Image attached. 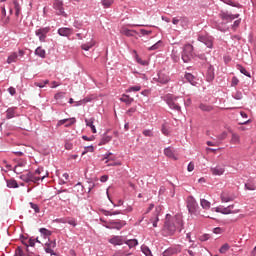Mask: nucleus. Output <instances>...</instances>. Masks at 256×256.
<instances>
[{
  "mask_svg": "<svg viewBox=\"0 0 256 256\" xmlns=\"http://www.w3.org/2000/svg\"><path fill=\"white\" fill-rule=\"evenodd\" d=\"M213 233H215L216 235H220V233H223V229L217 227L213 229Z\"/></svg>",
  "mask_w": 256,
  "mask_h": 256,
  "instance_id": "nucleus-62",
  "label": "nucleus"
},
{
  "mask_svg": "<svg viewBox=\"0 0 256 256\" xmlns=\"http://www.w3.org/2000/svg\"><path fill=\"white\" fill-rule=\"evenodd\" d=\"M223 209H224L223 206H218L213 208V211H215V213H221L223 215Z\"/></svg>",
  "mask_w": 256,
  "mask_h": 256,
  "instance_id": "nucleus-56",
  "label": "nucleus"
},
{
  "mask_svg": "<svg viewBox=\"0 0 256 256\" xmlns=\"http://www.w3.org/2000/svg\"><path fill=\"white\" fill-rule=\"evenodd\" d=\"M65 223H68V225H72V227H77V221H75V219H68L65 221Z\"/></svg>",
  "mask_w": 256,
  "mask_h": 256,
  "instance_id": "nucleus-54",
  "label": "nucleus"
},
{
  "mask_svg": "<svg viewBox=\"0 0 256 256\" xmlns=\"http://www.w3.org/2000/svg\"><path fill=\"white\" fill-rule=\"evenodd\" d=\"M6 183L9 189H17L19 187L17 180L10 179V180H7Z\"/></svg>",
  "mask_w": 256,
  "mask_h": 256,
  "instance_id": "nucleus-28",
  "label": "nucleus"
},
{
  "mask_svg": "<svg viewBox=\"0 0 256 256\" xmlns=\"http://www.w3.org/2000/svg\"><path fill=\"white\" fill-rule=\"evenodd\" d=\"M234 99L240 100L243 99V94L241 92H236L234 95Z\"/></svg>",
  "mask_w": 256,
  "mask_h": 256,
  "instance_id": "nucleus-61",
  "label": "nucleus"
},
{
  "mask_svg": "<svg viewBox=\"0 0 256 256\" xmlns=\"http://www.w3.org/2000/svg\"><path fill=\"white\" fill-rule=\"evenodd\" d=\"M35 243H41L39 238H36V239L30 238L28 240V247H35Z\"/></svg>",
  "mask_w": 256,
  "mask_h": 256,
  "instance_id": "nucleus-42",
  "label": "nucleus"
},
{
  "mask_svg": "<svg viewBox=\"0 0 256 256\" xmlns=\"http://www.w3.org/2000/svg\"><path fill=\"white\" fill-rule=\"evenodd\" d=\"M122 33H123V35H126V37H133V33H137V31L124 28L122 30Z\"/></svg>",
  "mask_w": 256,
  "mask_h": 256,
  "instance_id": "nucleus-40",
  "label": "nucleus"
},
{
  "mask_svg": "<svg viewBox=\"0 0 256 256\" xmlns=\"http://www.w3.org/2000/svg\"><path fill=\"white\" fill-rule=\"evenodd\" d=\"M200 205L202 209H205L206 211L211 209V202H209V200L200 199Z\"/></svg>",
  "mask_w": 256,
  "mask_h": 256,
  "instance_id": "nucleus-27",
  "label": "nucleus"
},
{
  "mask_svg": "<svg viewBox=\"0 0 256 256\" xmlns=\"http://www.w3.org/2000/svg\"><path fill=\"white\" fill-rule=\"evenodd\" d=\"M8 92L10 93V95H15V93H17V90L14 87H9Z\"/></svg>",
  "mask_w": 256,
  "mask_h": 256,
  "instance_id": "nucleus-64",
  "label": "nucleus"
},
{
  "mask_svg": "<svg viewBox=\"0 0 256 256\" xmlns=\"http://www.w3.org/2000/svg\"><path fill=\"white\" fill-rule=\"evenodd\" d=\"M129 253H127L126 251H123V250H118L114 256H128Z\"/></svg>",
  "mask_w": 256,
  "mask_h": 256,
  "instance_id": "nucleus-53",
  "label": "nucleus"
},
{
  "mask_svg": "<svg viewBox=\"0 0 256 256\" xmlns=\"http://www.w3.org/2000/svg\"><path fill=\"white\" fill-rule=\"evenodd\" d=\"M47 33H49V28H41L36 30V35L39 37L40 41H45Z\"/></svg>",
  "mask_w": 256,
  "mask_h": 256,
  "instance_id": "nucleus-15",
  "label": "nucleus"
},
{
  "mask_svg": "<svg viewBox=\"0 0 256 256\" xmlns=\"http://www.w3.org/2000/svg\"><path fill=\"white\" fill-rule=\"evenodd\" d=\"M120 101H122V103H126V105H131V103H133L134 99L131 98L129 95L124 94L120 98Z\"/></svg>",
  "mask_w": 256,
  "mask_h": 256,
  "instance_id": "nucleus-29",
  "label": "nucleus"
},
{
  "mask_svg": "<svg viewBox=\"0 0 256 256\" xmlns=\"http://www.w3.org/2000/svg\"><path fill=\"white\" fill-rule=\"evenodd\" d=\"M109 243L111 245L117 246V245H123L125 243V240H123V236H112L109 240Z\"/></svg>",
  "mask_w": 256,
  "mask_h": 256,
  "instance_id": "nucleus-10",
  "label": "nucleus"
},
{
  "mask_svg": "<svg viewBox=\"0 0 256 256\" xmlns=\"http://www.w3.org/2000/svg\"><path fill=\"white\" fill-rule=\"evenodd\" d=\"M53 8L55 9L57 15H63V17L67 16V14H65V9L63 8V1L55 0L53 3Z\"/></svg>",
  "mask_w": 256,
  "mask_h": 256,
  "instance_id": "nucleus-7",
  "label": "nucleus"
},
{
  "mask_svg": "<svg viewBox=\"0 0 256 256\" xmlns=\"http://www.w3.org/2000/svg\"><path fill=\"white\" fill-rule=\"evenodd\" d=\"M39 231H40L41 237H43L44 239L49 240V237H51L52 235L51 231L47 230V228H40Z\"/></svg>",
  "mask_w": 256,
  "mask_h": 256,
  "instance_id": "nucleus-25",
  "label": "nucleus"
},
{
  "mask_svg": "<svg viewBox=\"0 0 256 256\" xmlns=\"http://www.w3.org/2000/svg\"><path fill=\"white\" fill-rule=\"evenodd\" d=\"M199 109H201V111L210 112L213 111V106L207 104H200Z\"/></svg>",
  "mask_w": 256,
  "mask_h": 256,
  "instance_id": "nucleus-35",
  "label": "nucleus"
},
{
  "mask_svg": "<svg viewBox=\"0 0 256 256\" xmlns=\"http://www.w3.org/2000/svg\"><path fill=\"white\" fill-rule=\"evenodd\" d=\"M17 61H19V54H17V52H11L6 60V63L11 65V63H17Z\"/></svg>",
  "mask_w": 256,
  "mask_h": 256,
  "instance_id": "nucleus-16",
  "label": "nucleus"
},
{
  "mask_svg": "<svg viewBox=\"0 0 256 256\" xmlns=\"http://www.w3.org/2000/svg\"><path fill=\"white\" fill-rule=\"evenodd\" d=\"M164 155H166V157H169L170 159H174L175 161H177V156H175V150H173V148L168 147L164 150Z\"/></svg>",
  "mask_w": 256,
  "mask_h": 256,
  "instance_id": "nucleus-21",
  "label": "nucleus"
},
{
  "mask_svg": "<svg viewBox=\"0 0 256 256\" xmlns=\"http://www.w3.org/2000/svg\"><path fill=\"white\" fill-rule=\"evenodd\" d=\"M13 5H14L15 11H21V5L19 4L18 0H13Z\"/></svg>",
  "mask_w": 256,
  "mask_h": 256,
  "instance_id": "nucleus-51",
  "label": "nucleus"
},
{
  "mask_svg": "<svg viewBox=\"0 0 256 256\" xmlns=\"http://www.w3.org/2000/svg\"><path fill=\"white\" fill-rule=\"evenodd\" d=\"M133 91H141V86H131L128 90L127 93H131Z\"/></svg>",
  "mask_w": 256,
  "mask_h": 256,
  "instance_id": "nucleus-50",
  "label": "nucleus"
},
{
  "mask_svg": "<svg viewBox=\"0 0 256 256\" xmlns=\"http://www.w3.org/2000/svg\"><path fill=\"white\" fill-rule=\"evenodd\" d=\"M154 81H157L158 83H161V85H167L169 81H171V78L169 77V74L165 71L158 72V75L156 78H154Z\"/></svg>",
  "mask_w": 256,
  "mask_h": 256,
  "instance_id": "nucleus-6",
  "label": "nucleus"
},
{
  "mask_svg": "<svg viewBox=\"0 0 256 256\" xmlns=\"http://www.w3.org/2000/svg\"><path fill=\"white\" fill-rule=\"evenodd\" d=\"M235 205H229L228 207L223 208L222 215H231L235 213H239V210H233Z\"/></svg>",
  "mask_w": 256,
  "mask_h": 256,
  "instance_id": "nucleus-20",
  "label": "nucleus"
},
{
  "mask_svg": "<svg viewBox=\"0 0 256 256\" xmlns=\"http://www.w3.org/2000/svg\"><path fill=\"white\" fill-rule=\"evenodd\" d=\"M58 35H60L61 37H69V36L73 35V29H71V28H60L58 30Z\"/></svg>",
  "mask_w": 256,
  "mask_h": 256,
  "instance_id": "nucleus-18",
  "label": "nucleus"
},
{
  "mask_svg": "<svg viewBox=\"0 0 256 256\" xmlns=\"http://www.w3.org/2000/svg\"><path fill=\"white\" fill-rule=\"evenodd\" d=\"M35 55H37L38 57H41V59H45V56H46L45 49H42L41 47L36 48Z\"/></svg>",
  "mask_w": 256,
  "mask_h": 256,
  "instance_id": "nucleus-31",
  "label": "nucleus"
},
{
  "mask_svg": "<svg viewBox=\"0 0 256 256\" xmlns=\"http://www.w3.org/2000/svg\"><path fill=\"white\" fill-rule=\"evenodd\" d=\"M136 61L137 63H139L140 65H147L146 61H143L141 58H139V56L136 57Z\"/></svg>",
  "mask_w": 256,
  "mask_h": 256,
  "instance_id": "nucleus-63",
  "label": "nucleus"
},
{
  "mask_svg": "<svg viewBox=\"0 0 256 256\" xmlns=\"http://www.w3.org/2000/svg\"><path fill=\"white\" fill-rule=\"evenodd\" d=\"M76 122L77 120L75 118H67L58 121V126L65 125V127H71V125H75Z\"/></svg>",
  "mask_w": 256,
  "mask_h": 256,
  "instance_id": "nucleus-11",
  "label": "nucleus"
},
{
  "mask_svg": "<svg viewBox=\"0 0 256 256\" xmlns=\"http://www.w3.org/2000/svg\"><path fill=\"white\" fill-rule=\"evenodd\" d=\"M212 175H223L225 173V168L221 166H216L211 168Z\"/></svg>",
  "mask_w": 256,
  "mask_h": 256,
  "instance_id": "nucleus-23",
  "label": "nucleus"
},
{
  "mask_svg": "<svg viewBox=\"0 0 256 256\" xmlns=\"http://www.w3.org/2000/svg\"><path fill=\"white\" fill-rule=\"evenodd\" d=\"M30 207H31V209L34 210L35 213H40V211H41L40 208H39V205H37L33 202H30Z\"/></svg>",
  "mask_w": 256,
  "mask_h": 256,
  "instance_id": "nucleus-46",
  "label": "nucleus"
},
{
  "mask_svg": "<svg viewBox=\"0 0 256 256\" xmlns=\"http://www.w3.org/2000/svg\"><path fill=\"white\" fill-rule=\"evenodd\" d=\"M245 188L248 191H255V186L253 184H245Z\"/></svg>",
  "mask_w": 256,
  "mask_h": 256,
  "instance_id": "nucleus-58",
  "label": "nucleus"
},
{
  "mask_svg": "<svg viewBox=\"0 0 256 256\" xmlns=\"http://www.w3.org/2000/svg\"><path fill=\"white\" fill-rule=\"evenodd\" d=\"M177 253H181V246H175V247H171V248L166 249L163 252V256L177 255Z\"/></svg>",
  "mask_w": 256,
  "mask_h": 256,
  "instance_id": "nucleus-9",
  "label": "nucleus"
},
{
  "mask_svg": "<svg viewBox=\"0 0 256 256\" xmlns=\"http://www.w3.org/2000/svg\"><path fill=\"white\" fill-rule=\"evenodd\" d=\"M198 41H200V43H204V45L209 49L213 48V38L210 36H198Z\"/></svg>",
  "mask_w": 256,
  "mask_h": 256,
  "instance_id": "nucleus-8",
  "label": "nucleus"
},
{
  "mask_svg": "<svg viewBox=\"0 0 256 256\" xmlns=\"http://www.w3.org/2000/svg\"><path fill=\"white\" fill-rule=\"evenodd\" d=\"M180 99V103H185V100L183 98L177 97V96H173L171 94H168L165 97V101L168 105V107H170V109H174V111H181V106L179 105V101Z\"/></svg>",
  "mask_w": 256,
  "mask_h": 256,
  "instance_id": "nucleus-3",
  "label": "nucleus"
},
{
  "mask_svg": "<svg viewBox=\"0 0 256 256\" xmlns=\"http://www.w3.org/2000/svg\"><path fill=\"white\" fill-rule=\"evenodd\" d=\"M22 244L25 245V247H29V239H27V237L22 236L21 238Z\"/></svg>",
  "mask_w": 256,
  "mask_h": 256,
  "instance_id": "nucleus-55",
  "label": "nucleus"
},
{
  "mask_svg": "<svg viewBox=\"0 0 256 256\" xmlns=\"http://www.w3.org/2000/svg\"><path fill=\"white\" fill-rule=\"evenodd\" d=\"M43 171V168H38L35 173L28 172L27 174H22L20 176V179L22 181H25V183H39V181H43L46 177L45 174L41 175V172Z\"/></svg>",
  "mask_w": 256,
  "mask_h": 256,
  "instance_id": "nucleus-2",
  "label": "nucleus"
},
{
  "mask_svg": "<svg viewBox=\"0 0 256 256\" xmlns=\"http://www.w3.org/2000/svg\"><path fill=\"white\" fill-rule=\"evenodd\" d=\"M193 169H195V164H193V162H190L188 164L187 171H189L191 173V171H193Z\"/></svg>",
  "mask_w": 256,
  "mask_h": 256,
  "instance_id": "nucleus-59",
  "label": "nucleus"
},
{
  "mask_svg": "<svg viewBox=\"0 0 256 256\" xmlns=\"http://www.w3.org/2000/svg\"><path fill=\"white\" fill-rule=\"evenodd\" d=\"M233 199H235L233 197V195H230V193L228 191H224L221 194V201L222 203H229L231 201H233Z\"/></svg>",
  "mask_w": 256,
  "mask_h": 256,
  "instance_id": "nucleus-19",
  "label": "nucleus"
},
{
  "mask_svg": "<svg viewBox=\"0 0 256 256\" xmlns=\"http://www.w3.org/2000/svg\"><path fill=\"white\" fill-rule=\"evenodd\" d=\"M187 208L190 215H199V204L193 196L187 197Z\"/></svg>",
  "mask_w": 256,
  "mask_h": 256,
  "instance_id": "nucleus-4",
  "label": "nucleus"
},
{
  "mask_svg": "<svg viewBox=\"0 0 256 256\" xmlns=\"http://www.w3.org/2000/svg\"><path fill=\"white\" fill-rule=\"evenodd\" d=\"M162 133L163 135H169V129H167V126L163 125L162 126Z\"/></svg>",
  "mask_w": 256,
  "mask_h": 256,
  "instance_id": "nucleus-60",
  "label": "nucleus"
},
{
  "mask_svg": "<svg viewBox=\"0 0 256 256\" xmlns=\"http://www.w3.org/2000/svg\"><path fill=\"white\" fill-rule=\"evenodd\" d=\"M45 245H46L45 247L46 253H50V255H57L53 251V249H55V247L57 246V243H55V241H50L49 243L45 242Z\"/></svg>",
  "mask_w": 256,
  "mask_h": 256,
  "instance_id": "nucleus-13",
  "label": "nucleus"
},
{
  "mask_svg": "<svg viewBox=\"0 0 256 256\" xmlns=\"http://www.w3.org/2000/svg\"><path fill=\"white\" fill-rule=\"evenodd\" d=\"M192 57H193V45L187 44L184 46V51L182 53V60L185 63H189Z\"/></svg>",
  "mask_w": 256,
  "mask_h": 256,
  "instance_id": "nucleus-5",
  "label": "nucleus"
},
{
  "mask_svg": "<svg viewBox=\"0 0 256 256\" xmlns=\"http://www.w3.org/2000/svg\"><path fill=\"white\" fill-rule=\"evenodd\" d=\"M220 17L221 19H223L224 21H233V19H238L239 14H229L227 12H221L220 13Z\"/></svg>",
  "mask_w": 256,
  "mask_h": 256,
  "instance_id": "nucleus-12",
  "label": "nucleus"
},
{
  "mask_svg": "<svg viewBox=\"0 0 256 256\" xmlns=\"http://www.w3.org/2000/svg\"><path fill=\"white\" fill-rule=\"evenodd\" d=\"M237 69L238 71H240V73H242V75H245L246 77H251V73H249L247 69H245L243 66L237 65Z\"/></svg>",
  "mask_w": 256,
  "mask_h": 256,
  "instance_id": "nucleus-38",
  "label": "nucleus"
},
{
  "mask_svg": "<svg viewBox=\"0 0 256 256\" xmlns=\"http://www.w3.org/2000/svg\"><path fill=\"white\" fill-rule=\"evenodd\" d=\"M230 143L232 145H240L241 144V138L236 133H233L232 137H231V140H230Z\"/></svg>",
  "mask_w": 256,
  "mask_h": 256,
  "instance_id": "nucleus-26",
  "label": "nucleus"
},
{
  "mask_svg": "<svg viewBox=\"0 0 256 256\" xmlns=\"http://www.w3.org/2000/svg\"><path fill=\"white\" fill-rule=\"evenodd\" d=\"M140 33H141V35L145 36V35H151V33H153V31L141 29Z\"/></svg>",
  "mask_w": 256,
  "mask_h": 256,
  "instance_id": "nucleus-57",
  "label": "nucleus"
},
{
  "mask_svg": "<svg viewBox=\"0 0 256 256\" xmlns=\"http://www.w3.org/2000/svg\"><path fill=\"white\" fill-rule=\"evenodd\" d=\"M218 141H225L227 139V132H222L220 135L217 136Z\"/></svg>",
  "mask_w": 256,
  "mask_h": 256,
  "instance_id": "nucleus-49",
  "label": "nucleus"
},
{
  "mask_svg": "<svg viewBox=\"0 0 256 256\" xmlns=\"http://www.w3.org/2000/svg\"><path fill=\"white\" fill-rule=\"evenodd\" d=\"M185 79L188 80V83H190L191 85H195V76H193V74L191 73H187L185 75Z\"/></svg>",
  "mask_w": 256,
  "mask_h": 256,
  "instance_id": "nucleus-36",
  "label": "nucleus"
},
{
  "mask_svg": "<svg viewBox=\"0 0 256 256\" xmlns=\"http://www.w3.org/2000/svg\"><path fill=\"white\" fill-rule=\"evenodd\" d=\"M25 165H27V161L26 160H19L18 164L15 166L14 168V173H23V170H21V167H25Z\"/></svg>",
  "mask_w": 256,
  "mask_h": 256,
  "instance_id": "nucleus-22",
  "label": "nucleus"
},
{
  "mask_svg": "<svg viewBox=\"0 0 256 256\" xmlns=\"http://www.w3.org/2000/svg\"><path fill=\"white\" fill-rule=\"evenodd\" d=\"M163 47V41L159 40L154 45L148 48V51H157V49H161Z\"/></svg>",
  "mask_w": 256,
  "mask_h": 256,
  "instance_id": "nucleus-30",
  "label": "nucleus"
},
{
  "mask_svg": "<svg viewBox=\"0 0 256 256\" xmlns=\"http://www.w3.org/2000/svg\"><path fill=\"white\" fill-rule=\"evenodd\" d=\"M112 226H106L107 229H117L118 231L123 229L127 223L125 221H120V222H111Z\"/></svg>",
  "mask_w": 256,
  "mask_h": 256,
  "instance_id": "nucleus-14",
  "label": "nucleus"
},
{
  "mask_svg": "<svg viewBox=\"0 0 256 256\" xmlns=\"http://www.w3.org/2000/svg\"><path fill=\"white\" fill-rule=\"evenodd\" d=\"M183 229V216L176 215L171 217V215H166V221L164 224V233L166 235H175V231H181Z\"/></svg>",
  "mask_w": 256,
  "mask_h": 256,
  "instance_id": "nucleus-1",
  "label": "nucleus"
},
{
  "mask_svg": "<svg viewBox=\"0 0 256 256\" xmlns=\"http://www.w3.org/2000/svg\"><path fill=\"white\" fill-rule=\"evenodd\" d=\"M142 133L144 137H153V130L146 129Z\"/></svg>",
  "mask_w": 256,
  "mask_h": 256,
  "instance_id": "nucleus-47",
  "label": "nucleus"
},
{
  "mask_svg": "<svg viewBox=\"0 0 256 256\" xmlns=\"http://www.w3.org/2000/svg\"><path fill=\"white\" fill-rule=\"evenodd\" d=\"M63 97H65V93L59 92V93L55 94L54 99L56 101H59L60 99H63Z\"/></svg>",
  "mask_w": 256,
  "mask_h": 256,
  "instance_id": "nucleus-52",
  "label": "nucleus"
},
{
  "mask_svg": "<svg viewBox=\"0 0 256 256\" xmlns=\"http://www.w3.org/2000/svg\"><path fill=\"white\" fill-rule=\"evenodd\" d=\"M48 83H49V80H43L40 82H35L34 85H35V87H39L40 89H43V87L48 85Z\"/></svg>",
  "mask_w": 256,
  "mask_h": 256,
  "instance_id": "nucleus-41",
  "label": "nucleus"
},
{
  "mask_svg": "<svg viewBox=\"0 0 256 256\" xmlns=\"http://www.w3.org/2000/svg\"><path fill=\"white\" fill-rule=\"evenodd\" d=\"M109 141H111V136H103V138L99 142V145H107Z\"/></svg>",
  "mask_w": 256,
  "mask_h": 256,
  "instance_id": "nucleus-43",
  "label": "nucleus"
},
{
  "mask_svg": "<svg viewBox=\"0 0 256 256\" xmlns=\"http://www.w3.org/2000/svg\"><path fill=\"white\" fill-rule=\"evenodd\" d=\"M93 121H95V118L85 119V123L87 127H90L92 133H97V128L93 125Z\"/></svg>",
  "mask_w": 256,
  "mask_h": 256,
  "instance_id": "nucleus-24",
  "label": "nucleus"
},
{
  "mask_svg": "<svg viewBox=\"0 0 256 256\" xmlns=\"http://www.w3.org/2000/svg\"><path fill=\"white\" fill-rule=\"evenodd\" d=\"M126 245H128V247L133 248V247H137V245H139V242L137 241V239H131L125 242Z\"/></svg>",
  "mask_w": 256,
  "mask_h": 256,
  "instance_id": "nucleus-37",
  "label": "nucleus"
},
{
  "mask_svg": "<svg viewBox=\"0 0 256 256\" xmlns=\"http://www.w3.org/2000/svg\"><path fill=\"white\" fill-rule=\"evenodd\" d=\"M91 47H95V41L91 40L90 42L86 43V44H82L81 49H83L84 51H89L91 49Z\"/></svg>",
  "mask_w": 256,
  "mask_h": 256,
  "instance_id": "nucleus-32",
  "label": "nucleus"
},
{
  "mask_svg": "<svg viewBox=\"0 0 256 256\" xmlns=\"http://www.w3.org/2000/svg\"><path fill=\"white\" fill-rule=\"evenodd\" d=\"M215 79V73L213 72V69L209 68L207 72V81L211 82Z\"/></svg>",
  "mask_w": 256,
  "mask_h": 256,
  "instance_id": "nucleus-39",
  "label": "nucleus"
},
{
  "mask_svg": "<svg viewBox=\"0 0 256 256\" xmlns=\"http://www.w3.org/2000/svg\"><path fill=\"white\" fill-rule=\"evenodd\" d=\"M13 117H19V113H17V108H8L6 111V119H13Z\"/></svg>",
  "mask_w": 256,
  "mask_h": 256,
  "instance_id": "nucleus-17",
  "label": "nucleus"
},
{
  "mask_svg": "<svg viewBox=\"0 0 256 256\" xmlns=\"http://www.w3.org/2000/svg\"><path fill=\"white\" fill-rule=\"evenodd\" d=\"M237 85H239V78L234 76L232 77V80H231V87H237Z\"/></svg>",
  "mask_w": 256,
  "mask_h": 256,
  "instance_id": "nucleus-48",
  "label": "nucleus"
},
{
  "mask_svg": "<svg viewBox=\"0 0 256 256\" xmlns=\"http://www.w3.org/2000/svg\"><path fill=\"white\" fill-rule=\"evenodd\" d=\"M228 249H230V246L228 243L223 244L221 248L219 249L220 253L225 254L227 253Z\"/></svg>",
  "mask_w": 256,
  "mask_h": 256,
  "instance_id": "nucleus-45",
  "label": "nucleus"
},
{
  "mask_svg": "<svg viewBox=\"0 0 256 256\" xmlns=\"http://www.w3.org/2000/svg\"><path fill=\"white\" fill-rule=\"evenodd\" d=\"M159 221V210H156L154 217L150 219V223L153 224V227H157V222Z\"/></svg>",
  "mask_w": 256,
  "mask_h": 256,
  "instance_id": "nucleus-34",
  "label": "nucleus"
},
{
  "mask_svg": "<svg viewBox=\"0 0 256 256\" xmlns=\"http://www.w3.org/2000/svg\"><path fill=\"white\" fill-rule=\"evenodd\" d=\"M102 3V7H104V9H109V7H111V5H113V3H115V0H101Z\"/></svg>",
  "mask_w": 256,
  "mask_h": 256,
  "instance_id": "nucleus-33",
  "label": "nucleus"
},
{
  "mask_svg": "<svg viewBox=\"0 0 256 256\" xmlns=\"http://www.w3.org/2000/svg\"><path fill=\"white\" fill-rule=\"evenodd\" d=\"M142 253H144L145 256H153L151 253V250L147 246H142Z\"/></svg>",
  "mask_w": 256,
  "mask_h": 256,
  "instance_id": "nucleus-44",
  "label": "nucleus"
}]
</instances>
